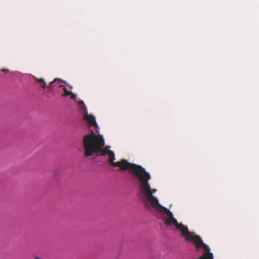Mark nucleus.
<instances>
[{
  "label": "nucleus",
  "mask_w": 259,
  "mask_h": 259,
  "mask_svg": "<svg viewBox=\"0 0 259 259\" xmlns=\"http://www.w3.org/2000/svg\"><path fill=\"white\" fill-rule=\"evenodd\" d=\"M82 144L84 149V154L85 157L95 156H109V162L113 166H117L122 169L125 163L127 161L122 159L117 162H114L115 154L113 151L109 150V147L105 146L104 139L102 136L97 135L92 131L91 133L84 136L82 138Z\"/></svg>",
  "instance_id": "obj_1"
},
{
  "label": "nucleus",
  "mask_w": 259,
  "mask_h": 259,
  "mask_svg": "<svg viewBox=\"0 0 259 259\" xmlns=\"http://www.w3.org/2000/svg\"><path fill=\"white\" fill-rule=\"evenodd\" d=\"M84 119L88 122V123L90 126H94L96 127V131L97 133H99L98 131V125L96 121L95 117L93 115H89L86 113L84 115Z\"/></svg>",
  "instance_id": "obj_2"
},
{
  "label": "nucleus",
  "mask_w": 259,
  "mask_h": 259,
  "mask_svg": "<svg viewBox=\"0 0 259 259\" xmlns=\"http://www.w3.org/2000/svg\"><path fill=\"white\" fill-rule=\"evenodd\" d=\"M61 80L60 79H56L54 81L51 82L47 87L51 90H52L54 89L56 85H58L57 84H59Z\"/></svg>",
  "instance_id": "obj_3"
},
{
  "label": "nucleus",
  "mask_w": 259,
  "mask_h": 259,
  "mask_svg": "<svg viewBox=\"0 0 259 259\" xmlns=\"http://www.w3.org/2000/svg\"><path fill=\"white\" fill-rule=\"evenodd\" d=\"M58 87H60V88H62L64 92V94H62V96H66V97H67L69 95H70V94H71V91H68L66 88L65 87V86H64V85H62V84H58Z\"/></svg>",
  "instance_id": "obj_4"
},
{
  "label": "nucleus",
  "mask_w": 259,
  "mask_h": 259,
  "mask_svg": "<svg viewBox=\"0 0 259 259\" xmlns=\"http://www.w3.org/2000/svg\"><path fill=\"white\" fill-rule=\"evenodd\" d=\"M35 79L36 80L39 82V83L41 84V87L45 89V88L47 87V84H46V82H45L44 79L43 78H38L37 77H35Z\"/></svg>",
  "instance_id": "obj_5"
},
{
  "label": "nucleus",
  "mask_w": 259,
  "mask_h": 259,
  "mask_svg": "<svg viewBox=\"0 0 259 259\" xmlns=\"http://www.w3.org/2000/svg\"><path fill=\"white\" fill-rule=\"evenodd\" d=\"M71 95V98L73 99V100H75L76 98V95H75L74 94L72 93L71 92V94H70Z\"/></svg>",
  "instance_id": "obj_6"
},
{
  "label": "nucleus",
  "mask_w": 259,
  "mask_h": 259,
  "mask_svg": "<svg viewBox=\"0 0 259 259\" xmlns=\"http://www.w3.org/2000/svg\"><path fill=\"white\" fill-rule=\"evenodd\" d=\"M1 71H2V72H8V71H9V70H7V69H2V70H1Z\"/></svg>",
  "instance_id": "obj_7"
},
{
  "label": "nucleus",
  "mask_w": 259,
  "mask_h": 259,
  "mask_svg": "<svg viewBox=\"0 0 259 259\" xmlns=\"http://www.w3.org/2000/svg\"><path fill=\"white\" fill-rule=\"evenodd\" d=\"M35 259H41L40 258H39L37 256H35Z\"/></svg>",
  "instance_id": "obj_8"
}]
</instances>
